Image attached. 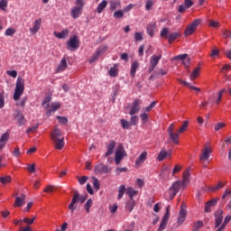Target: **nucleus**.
Listing matches in <instances>:
<instances>
[{
  "label": "nucleus",
  "mask_w": 231,
  "mask_h": 231,
  "mask_svg": "<svg viewBox=\"0 0 231 231\" xmlns=\"http://www.w3.org/2000/svg\"><path fill=\"white\" fill-rule=\"evenodd\" d=\"M170 138L173 142V143H179L180 142V133L178 132L177 134H170Z\"/></svg>",
  "instance_id": "nucleus-41"
},
{
  "label": "nucleus",
  "mask_w": 231,
  "mask_h": 231,
  "mask_svg": "<svg viewBox=\"0 0 231 231\" xmlns=\"http://www.w3.org/2000/svg\"><path fill=\"white\" fill-rule=\"evenodd\" d=\"M125 192V185L119 186L118 187L117 199H122V198H124Z\"/></svg>",
  "instance_id": "nucleus-39"
},
{
  "label": "nucleus",
  "mask_w": 231,
  "mask_h": 231,
  "mask_svg": "<svg viewBox=\"0 0 231 231\" xmlns=\"http://www.w3.org/2000/svg\"><path fill=\"white\" fill-rule=\"evenodd\" d=\"M67 46L69 48H73V50H77L79 49V38L77 37V35H73L69 41L67 42Z\"/></svg>",
  "instance_id": "nucleus-16"
},
{
  "label": "nucleus",
  "mask_w": 231,
  "mask_h": 231,
  "mask_svg": "<svg viewBox=\"0 0 231 231\" xmlns=\"http://www.w3.org/2000/svg\"><path fill=\"white\" fill-rule=\"evenodd\" d=\"M223 37L225 39H231V31H228V30L224 31Z\"/></svg>",
  "instance_id": "nucleus-63"
},
{
  "label": "nucleus",
  "mask_w": 231,
  "mask_h": 231,
  "mask_svg": "<svg viewBox=\"0 0 231 231\" xmlns=\"http://www.w3.org/2000/svg\"><path fill=\"white\" fill-rule=\"evenodd\" d=\"M27 100L28 97H23L20 102L16 103V106H19L20 107H24V106H26Z\"/></svg>",
  "instance_id": "nucleus-52"
},
{
  "label": "nucleus",
  "mask_w": 231,
  "mask_h": 231,
  "mask_svg": "<svg viewBox=\"0 0 231 231\" xmlns=\"http://www.w3.org/2000/svg\"><path fill=\"white\" fill-rule=\"evenodd\" d=\"M26 203V195L21 194L19 197L15 198V201L14 203V208H21Z\"/></svg>",
  "instance_id": "nucleus-14"
},
{
  "label": "nucleus",
  "mask_w": 231,
  "mask_h": 231,
  "mask_svg": "<svg viewBox=\"0 0 231 231\" xmlns=\"http://www.w3.org/2000/svg\"><path fill=\"white\" fill-rule=\"evenodd\" d=\"M24 93V79L18 77L15 83L14 100L17 102Z\"/></svg>",
  "instance_id": "nucleus-3"
},
{
  "label": "nucleus",
  "mask_w": 231,
  "mask_h": 231,
  "mask_svg": "<svg viewBox=\"0 0 231 231\" xmlns=\"http://www.w3.org/2000/svg\"><path fill=\"white\" fill-rule=\"evenodd\" d=\"M154 32H156V23H149L146 26V32L150 37H154Z\"/></svg>",
  "instance_id": "nucleus-25"
},
{
  "label": "nucleus",
  "mask_w": 231,
  "mask_h": 231,
  "mask_svg": "<svg viewBox=\"0 0 231 231\" xmlns=\"http://www.w3.org/2000/svg\"><path fill=\"white\" fill-rule=\"evenodd\" d=\"M120 6V2L116 0L110 1V10H116Z\"/></svg>",
  "instance_id": "nucleus-42"
},
{
  "label": "nucleus",
  "mask_w": 231,
  "mask_h": 231,
  "mask_svg": "<svg viewBox=\"0 0 231 231\" xmlns=\"http://www.w3.org/2000/svg\"><path fill=\"white\" fill-rule=\"evenodd\" d=\"M84 10V7L82 6H74L72 7L70 14H71V17L73 19H79V17H80V15H82V11Z\"/></svg>",
  "instance_id": "nucleus-15"
},
{
  "label": "nucleus",
  "mask_w": 231,
  "mask_h": 231,
  "mask_svg": "<svg viewBox=\"0 0 231 231\" xmlns=\"http://www.w3.org/2000/svg\"><path fill=\"white\" fill-rule=\"evenodd\" d=\"M184 5L186 8H191V6H194V2L192 0H184Z\"/></svg>",
  "instance_id": "nucleus-60"
},
{
  "label": "nucleus",
  "mask_w": 231,
  "mask_h": 231,
  "mask_svg": "<svg viewBox=\"0 0 231 231\" xmlns=\"http://www.w3.org/2000/svg\"><path fill=\"white\" fill-rule=\"evenodd\" d=\"M225 187V184L218 182L215 187H210L209 190L215 192V190H219V189H223Z\"/></svg>",
  "instance_id": "nucleus-50"
},
{
  "label": "nucleus",
  "mask_w": 231,
  "mask_h": 231,
  "mask_svg": "<svg viewBox=\"0 0 231 231\" xmlns=\"http://www.w3.org/2000/svg\"><path fill=\"white\" fill-rule=\"evenodd\" d=\"M108 75H110V77H118V69H117V65H114V67H111L110 69L108 70Z\"/></svg>",
  "instance_id": "nucleus-33"
},
{
  "label": "nucleus",
  "mask_w": 231,
  "mask_h": 231,
  "mask_svg": "<svg viewBox=\"0 0 231 231\" xmlns=\"http://www.w3.org/2000/svg\"><path fill=\"white\" fill-rule=\"evenodd\" d=\"M57 120H59L60 124H68V118L65 116H58Z\"/></svg>",
  "instance_id": "nucleus-59"
},
{
  "label": "nucleus",
  "mask_w": 231,
  "mask_h": 231,
  "mask_svg": "<svg viewBox=\"0 0 231 231\" xmlns=\"http://www.w3.org/2000/svg\"><path fill=\"white\" fill-rule=\"evenodd\" d=\"M140 109H142V99L136 98L132 103V106L130 108L129 115L131 116H133L134 115H138V113H140Z\"/></svg>",
  "instance_id": "nucleus-7"
},
{
  "label": "nucleus",
  "mask_w": 231,
  "mask_h": 231,
  "mask_svg": "<svg viewBox=\"0 0 231 231\" xmlns=\"http://www.w3.org/2000/svg\"><path fill=\"white\" fill-rule=\"evenodd\" d=\"M107 51V45H101L96 51V53L90 58L89 63L93 64L99 57H102L104 53Z\"/></svg>",
  "instance_id": "nucleus-8"
},
{
  "label": "nucleus",
  "mask_w": 231,
  "mask_h": 231,
  "mask_svg": "<svg viewBox=\"0 0 231 231\" xmlns=\"http://www.w3.org/2000/svg\"><path fill=\"white\" fill-rule=\"evenodd\" d=\"M14 33H15V29H14V28H7L5 31V35L7 37H12V35H14Z\"/></svg>",
  "instance_id": "nucleus-55"
},
{
  "label": "nucleus",
  "mask_w": 231,
  "mask_h": 231,
  "mask_svg": "<svg viewBox=\"0 0 231 231\" xmlns=\"http://www.w3.org/2000/svg\"><path fill=\"white\" fill-rule=\"evenodd\" d=\"M204 224L203 221L199 220L198 222H196L193 226V231H199V228H203Z\"/></svg>",
  "instance_id": "nucleus-43"
},
{
  "label": "nucleus",
  "mask_w": 231,
  "mask_h": 231,
  "mask_svg": "<svg viewBox=\"0 0 231 231\" xmlns=\"http://www.w3.org/2000/svg\"><path fill=\"white\" fill-rule=\"evenodd\" d=\"M134 40L139 42L140 41H143V34L142 32L134 33Z\"/></svg>",
  "instance_id": "nucleus-54"
},
{
  "label": "nucleus",
  "mask_w": 231,
  "mask_h": 231,
  "mask_svg": "<svg viewBox=\"0 0 231 231\" xmlns=\"http://www.w3.org/2000/svg\"><path fill=\"white\" fill-rule=\"evenodd\" d=\"M189 54H180L174 57V60H182V64H184L185 68H189L190 66V59H187Z\"/></svg>",
  "instance_id": "nucleus-13"
},
{
  "label": "nucleus",
  "mask_w": 231,
  "mask_h": 231,
  "mask_svg": "<svg viewBox=\"0 0 231 231\" xmlns=\"http://www.w3.org/2000/svg\"><path fill=\"white\" fill-rule=\"evenodd\" d=\"M170 217H171V206H168L166 208V212L161 220V223L158 228L159 231L165 230L167 226V223H169Z\"/></svg>",
  "instance_id": "nucleus-6"
},
{
  "label": "nucleus",
  "mask_w": 231,
  "mask_h": 231,
  "mask_svg": "<svg viewBox=\"0 0 231 231\" xmlns=\"http://www.w3.org/2000/svg\"><path fill=\"white\" fill-rule=\"evenodd\" d=\"M41 24H42V19H37L34 21L33 23V28L30 29V32L32 35H35V33H37V32H39V30H41Z\"/></svg>",
  "instance_id": "nucleus-21"
},
{
  "label": "nucleus",
  "mask_w": 231,
  "mask_h": 231,
  "mask_svg": "<svg viewBox=\"0 0 231 231\" xmlns=\"http://www.w3.org/2000/svg\"><path fill=\"white\" fill-rule=\"evenodd\" d=\"M190 180V172L189 171H184L183 173V181H182V185L185 186L189 185V181Z\"/></svg>",
  "instance_id": "nucleus-32"
},
{
  "label": "nucleus",
  "mask_w": 231,
  "mask_h": 231,
  "mask_svg": "<svg viewBox=\"0 0 231 231\" xmlns=\"http://www.w3.org/2000/svg\"><path fill=\"white\" fill-rule=\"evenodd\" d=\"M180 36H181V34H180V32H173V33H171V34L169 35V38H168L170 44H171V42L176 41V39H179V37H180Z\"/></svg>",
  "instance_id": "nucleus-40"
},
{
  "label": "nucleus",
  "mask_w": 231,
  "mask_h": 231,
  "mask_svg": "<svg viewBox=\"0 0 231 231\" xmlns=\"http://www.w3.org/2000/svg\"><path fill=\"white\" fill-rule=\"evenodd\" d=\"M183 182L181 180H177L173 182L172 186L170 188V199H174L176 198V194L180 192Z\"/></svg>",
  "instance_id": "nucleus-5"
},
{
  "label": "nucleus",
  "mask_w": 231,
  "mask_h": 231,
  "mask_svg": "<svg viewBox=\"0 0 231 231\" xmlns=\"http://www.w3.org/2000/svg\"><path fill=\"white\" fill-rule=\"evenodd\" d=\"M154 6V2L152 0H147L145 3V10L149 12Z\"/></svg>",
  "instance_id": "nucleus-47"
},
{
  "label": "nucleus",
  "mask_w": 231,
  "mask_h": 231,
  "mask_svg": "<svg viewBox=\"0 0 231 231\" xmlns=\"http://www.w3.org/2000/svg\"><path fill=\"white\" fill-rule=\"evenodd\" d=\"M125 156H127V153L125 152V148H124V145L122 144L118 145L115 154L116 165H120V162H122L124 158H125Z\"/></svg>",
  "instance_id": "nucleus-4"
},
{
  "label": "nucleus",
  "mask_w": 231,
  "mask_h": 231,
  "mask_svg": "<svg viewBox=\"0 0 231 231\" xmlns=\"http://www.w3.org/2000/svg\"><path fill=\"white\" fill-rule=\"evenodd\" d=\"M6 75H9V77H12L13 79H16L17 70H6Z\"/></svg>",
  "instance_id": "nucleus-58"
},
{
  "label": "nucleus",
  "mask_w": 231,
  "mask_h": 231,
  "mask_svg": "<svg viewBox=\"0 0 231 231\" xmlns=\"http://www.w3.org/2000/svg\"><path fill=\"white\" fill-rule=\"evenodd\" d=\"M0 183H2L3 185H6V183H12V176L5 175L0 177Z\"/></svg>",
  "instance_id": "nucleus-34"
},
{
  "label": "nucleus",
  "mask_w": 231,
  "mask_h": 231,
  "mask_svg": "<svg viewBox=\"0 0 231 231\" xmlns=\"http://www.w3.org/2000/svg\"><path fill=\"white\" fill-rule=\"evenodd\" d=\"M53 34L58 39H66L69 35V30L64 29L60 32H54Z\"/></svg>",
  "instance_id": "nucleus-27"
},
{
  "label": "nucleus",
  "mask_w": 231,
  "mask_h": 231,
  "mask_svg": "<svg viewBox=\"0 0 231 231\" xmlns=\"http://www.w3.org/2000/svg\"><path fill=\"white\" fill-rule=\"evenodd\" d=\"M138 68H140V63L137 60H134L132 63L130 69V75L132 79H134V77H136V71L138 70Z\"/></svg>",
  "instance_id": "nucleus-24"
},
{
  "label": "nucleus",
  "mask_w": 231,
  "mask_h": 231,
  "mask_svg": "<svg viewBox=\"0 0 231 231\" xmlns=\"http://www.w3.org/2000/svg\"><path fill=\"white\" fill-rule=\"evenodd\" d=\"M27 171H28L29 172H31V173L35 172V163L29 165V166L27 167Z\"/></svg>",
  "instance_id": "nucleus-64"
},
{
  "label": "nucleus",
  "mask_w": 231,
  "mask_h": 231,
  "mask_svg": "<svg viewBox=\"0 0 231 231\" xmlns=\"http://www.w3.org/2000/svg\"><path fill=\"white\" fill-rule=\"evenodd\" d=\"M66 69H68V61L66 60V58L63 57L56 69V72L62 73V71H66Z\"/></svg>",
  "instance_id": "nucleus-18"
},
{
  "label": "nucleus",
  "mask_w": 231,
  "mask_h": 231,
  "mask_svg": "<svg viewBox=\"0 0 231 231\" xmlns=\"http://www.w3.org/2000/svg\"><path fill=\"white\" fill-rule=\"evenodd\" d=\"M201 68L200 67H197L191 73V75L189 76V79L191 80H194L196 79H198V77H199V71H200Z\"/></svg>",
  "instance_id": "nucleus-36"
},
{
  "label": "nucleus",
  "mask_w": 231,
  "mask_h": 231,
  "mask_svg": "<svg viewBox=\"0 0 231 231\" xmlns=\"http://www.w3.org/2000/svg\"><path fill=\"white\" fill-rule=\"evenodd\" d=\"M140 118L143 120V124L149 122V116L145 112L140 115Z\"/></svg>",
  "instance_id": "nucleus-53"
},
{
  "label": "nucleus",
  "mask_w": 231,
  "mask_h": 231,
  "mask_svg": "<svg viewBox=\"0 0 231 231\" xmlns=\"http://www.w3.org/2000/svg\"><path fill=\"white\" fill-rule=\"evenodd\" d=\"M217 55H219V50H217V49H213V50L211 51L210 57H211L212 59H214L215 57H217Z\"/></svg>",
  "instance_id": "nucleus-62"
},
{
  "label": "nucleus",
  "mask_w": 231,
  "mask_h": 231,
  "mask_svg": "<svg viewBox=\"0 0 231 231\" xmlns=\"http://www.w3.org/2000/svg\"><path fill=\"white\" fill-rule=\"evenodd\" d=\"M217 205V199H213L206 203L205 205V212L208 213L211 212L212 207H216Z\"/></svg>",
  "instance_id": "nucleus-26"
},
{
  "label": "nucleus",
  "mask_w": 231,
  "mask_h": 231,
  "mask_svg": "<svg viewBox=\"0 0 231 231\" xmlns=\"http://www.w3.org/2000/svg\"><path fill=\"white\" fill-rule=\"evenodd\" d=\"M136 203L134 202V199H130L128 201L125 203V208L128 210V212H133V209L134 208V206Z\"/></svg>",
  "instance_id": "nucleus-29"
},
{
  "label": "nucleus",
  "mask_w": 231,
  "mask_h": 231,
  "mask_svg": "<svg viewBox=\"0 0 231 231\" xmlns=\"http://www.w3.org/2000/svg\"><path fill=\"white\" fill-rule=\"evenodd\" d=\"M189 128V121H183L181 127L179 129V133H185L187 129Z\"/></svg>",
  "instance_id": "nucleus-44"
},
{
  "label": "nucleus",
  "mask_w": 231,
  "mask_h": 231,
  "mask_svg": "<svg viewBox=\"0 0 231 231\" xmlns=\"http://www.w3.org/2000/svg\"><path fill=\"white\" fill-rule=\"evenodd\" d=\"M111 172V168L104 163H100L95 166V173L96 174H107Z\"/></svg>",
  "instance_id": "nucleus-10"
},
{
  "label": "nucleus",
  "mask_w": 231,
  "mask_h": 231,
  "mask_svg": "<svg viewBox=\"0 0 231 231\" xmlns=\"http://www.w3.org/2000/svg\"><path fill=\"white\" fill-rule=\"evenodd\" d=\"M106 6H107V2L106 0H103L100 4H98L97 7V14H102V12L106 10Z\"/></svg>",
  "instance_id": "nucleus-31"
},
{
  "label": "nucleus",
  "mask_w": 231,
  "mask_h": 231,
  "mask_svg": "<svg viewBox=\"0 0 231 231\" xmlns=\"http://www.w3.org/2000/svg\"><path fill=\"white\" fill-rule=\"evenodd\" d=\"M93 187L98 190L100 189V182H98V179L93 177Z\"/></svg>",
  "instance_id": "nucleus-57"
},
{
  "label": "nucleus",
  "mask_w": 231,
  "mask_h": 231,
  "mask_svg": "<svg viewBox=\"0 0 231 231\" xmlns=\"http://www.w3.org/2000/svg\"><path fill=\"white\" fill-rule=\"evenodd\" d=\"M162 59V54H160L159 56H155L153 55L150 60V66H158V62H160Z\"/></svg>",
  "instance_id": "nucleus-30"
},
{
  "label": "nucleus",
  "mask_w": 231,
  "mask_h": 231,
  "mask_svg": "<svg viewBox=\"0 0 231 231\" xmlns=\"http://www.w3.org/2000/svg\"><path fill=\"white\" fill-rule=\"evenodd\" d=\"M121 125L123 129H129L131 127V122L125 120V119H121Z\"/></svg>",
  "instance_id": "nucleus-45"
},
{
  "label": "nucleus",
  "mask_w": 231,
  "mask_h": 231,
  "mask_svg": "<svg viewBox=\"0 0 231 231\" xmlns=\"http://www.w3.org/2000/svg\"><path fill=\"white\" fill-rule=\"evenodd\" d=\"M210 154H212V150L208 146H205V148L202 150V154L199 156V160L204 162H207L208 158H210Z\"/></svg>",
  "instance_id": "nucleus-17"
},
{
  "label": "nucleus",
  "mask_w": 231,
  "mask_h": 231,
  "mask_svg": "<svg viewBox=\"0 0 231 231\" xmlns=\"http://www.w3.org/2000/svg\"><path fill=\"white\" fill-rule=\"evenodd\" d=\"M201 23V19H195L192 23L188 25L186 31H185V35H192L196 32V29L199 24Z\"/></svg>",
  "instance_id": "nucleus-9"
},
{
  "label": "nucleus",
  "mask_w": 231,
  "mask_h": 231,
  "mask_svg": "<svg viewBox=\"0 0 231 231\" xmlns=\"http://www.w3.org/2000/svg\"><path fill=\"white\" fill-rule=\"evenodd\" d=\"M8 7V1L0 0V10L6 12V8Z\"/></svg>",
  "instance_id": "nucleus-48"
},
{
  "label": "nucleus",
  "mask_w": 231,
  "mask_h": 231,
  "mask_svg": "<svg viewBox=\"0 0 231 231\" xmlns=\"http://www.w3.org/2000/svg\"><path fill=\"white\" fill-rule=\"evenodd\" d=\"M167 156H169V152H167L165 150H162L157 156V160L158 162H163Z\"/></svg>",
  "instance_id": "nucleus-35"
},
{
  "label": "nucleus",
  "mask_w": 231,
  "mask_h": 231,
  "mask_svg": "<svg viewBox=\"0 0 231 231\" xmlns=\"http://www.w3.org/2000/svg\"><path fill=\"white\" fill-rule=\"evenodd\" d=\"M226 91V88H222L219 92H218V97L217 99L216 100V104L219 105L221 102V98H223V93H225Z\"/></svg>",
  "instance_id": "nucleus-51"
},
{
  "label": "nucleus",
  "mask_w": 231,
  "mask_h": 231,
  "mask_svg": "<svg viewBox=\"0 0 231 231\" xmlns=\"http://www.w3.org/2000/svg\"><path fill=\"white\" fill-rule=\"evenodd\" d=\"M139 120H140V118L137 116H132L130 117L131 125H137Z\"/></svg>",
  "instance_id": "nucleus-49"
},
{
  "label": "nucleus",
  "mask_w": 231,
  "mask_h": 231,
  "mask_svg": "<svg viewBox=\"0 0 231 231\" xmlns=\"http://www.w3.org/2000/svg\"><path fill=\"white\" fill-rule=\"evenodd\" d=\"M185 219H187V207L181 205L179 212L178 223L180 225H183V223H185Z\"/></svg>",
  "instance_id": "nucleus-12"
},
{
  "label": "nucleus",
  "mask_w": 231,
  "mask_h": 231,
  "mask_svg": "<svg viewBox=\"0 0 231 231\" xmlns=\"http://www.w3.org/2000/svg\"><path fill=\"white\" fill-rule=\"evenodd\" d=\"M167 35H169V28H163L161 31V37L167 38Z\"/></svg>",
  "instance_id": "nucleus-61"
},
{
  "label": "nucleus",
  "mask_w": 231,
  "mask_h": 231,
  "mask_svg": "<svg viewBox=\"0 0 231 231\" xmlns=\"http://www.w3.org/2000/svg\"><path fill=\"white\" fill-rule=\"evenodd\" d=\"M147 160V152H143L135 161V165H142Z\"/></svg>",
  "instance_id": "nucleus-28"
},
{
  "label": "nucleus",
  "mask_w": 231,
  "mask_h": 231,
  "mask_svg": "<svg viewBox=\"0 0 231 231\" xmlns=\"http://www.w3.org/2000/svg\"><path fill=\"white\" fill-rule=\"evenodd\" d=\"M115 147H116V142L110 141L108 145L106 146V152L104 154L105 158H107V156H111L115 151Z\"/></svg>",
  "instance_id": "nucleus-23"
},
{
  "label": "nucleus",
  "mask_w": 231,
  "mask_h": 231,
  "mask_svg": "<svg viewBox=\"0 0 231 231\" xmlns=\"http://www.w3.org/2000/svg\"><path fill=\"white\" fill-rule=\"evenodd\" d=\"M126 191H127V194H128L130 199H134L133 198H134V196L138 195V190H136V189H134L133 188H128L126 189Z\"/></svg>",
  "instance_id": "nucleus-38"
},
{
  "label": "nucleus",
  "mask_w": 231,
  "mask_h": 231,
  "mask_svg": "<svg viewBox=\"0 0 231 231\" xmlns=\"http://www.w3.org/2000/svg\"><path fill=\"white\" fill-rule=\"evenodd\" d=\"M224 217H225L223 216L222 209H218L215 212V228H219V226H221V225H223Z\"/></svg>",
  "instance_id": "nucleus-11"
},
{
  "label": "nucleus",
  "mask_w": 231,
  "mask_h": 231,
  "mask_svg": "<svg viewBox=\"0 0 231 231\" xmlns=\"http://www.w3.org/2000/svg\"><path fill=\"white\" fill-rule=\"evenodd\" d=\"M60 136H62V132L59 128H55L51 134V138L52 142H54V147L58 149V151L64 149V137Z\"/></svg>",
  "instance_id": "nucleus-1"
},
{
  "label": "nucleus",
  "mask_w": 231,
  "mask_h": 231,
  "mask_svg": "<svg viewBox=\"0 0 231 231\" xmlns=\"http://www.w3.org/2000/svg\"><path fill=\"white\" fill-rule=\"evenodd\" d=\"M125 14L124 10H118L114 13V17L115 19H122Z\"/></svg>",
  "instance_id": "nucleus-46"
},
{
  "label": "nucleus",
  "mask_w": 231,
  "mask_h": 231,
  "mask_svg": "<svg viewBox=\"0 0 231 231\" xmlns=\"http://www.w3.org/2000/svg\"><path fill=\"white\" fill-rule=\"evenodd\" d=\"M14 118L19 125H24V124H26V119L24 118V115L21 113V110L16 111V115L14 116Z\"/></svg>",
  "instance_id": "nucleus-22"
},
{
  "label": "nucleus",
  "mask_w": 231,
  "mask_h": 231,
  "mask_svg": "<svg viewBox=\"0 0 231 231\" xmlns=\"http://www.w3.org/2000/svg\"><path fill=\"white\" fill-rule=\"evenodd\" d=\"M155 106H156V101H152V102L150 104L149 106H146V107L144 108L145 113H149V111H151L152 109H153V107H155Z\"/></svg>",
  "instance_id": "nucleus-56"
},
{
  "label": "nucleus",
  "mask_w": 231,
  "mask_h": 231,
  "mask_svg": "<svg viewBox=\"0 0 231 231\" xmlns=\"http://www.w3.org/2000/svg\"><path fill=\"white\" fill-rule=\"evenodd\" d=\"M88 199V195L80 196L78 190L74 191L73 198L71 199L70 204L69 205V210H70L71 215L73 216L75 210H77V204L78 203H84Z\"/></svg>",
  "instance_id": "nucleus-2"
},
{
  "label": "nucleus",
  "mask_w": 231,
  "mask_h": 231,
  "mask_svg": "<svg viewBox=\"0 0 231 231\" xmlns=\"http://www.w3.org/2000/svg\"><path fill=\"white\" fill-rule=\"evenodd\" d=\"M8 140H10V132H5L0 137V150L5 148Z\"/></svg>",
  "instance_id": "nucleus-19"
},
{
  "label": "nucleus",
  "mask_w": 231,
  "mask_h": 231,
  "mask_svg": "<svg viewBox=\"0 0 231 231\" xmlns=\"http://www.w3.org/2000/svg\"><path fill=\"white\" fill-rule=\"evenodd\" d=\"M91 207H93V199H88L87 200V202L85 203V205H84V208H85V210H86V212H87L88 214H89V212H90V210H91Z\"/></svg>",
  "instance_id": "nucleus-37"
},
{
  "label": "nucleus",
  "mask_w": 231,
  "mask_h": 231,
  "mask_svg": "<svg viewBox=\"0 0 231 231\" xmlns=\"http://www.w3.org/2000/svg\"><path fill=\"white\" fill-rule=\"evenodd\" d=\"M60 109V103H51L50 108L46 112V116H51V113H55V111H59Z\"/></svg>",
  "instance_id": "nucleus-20"
}]
</instances>
